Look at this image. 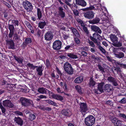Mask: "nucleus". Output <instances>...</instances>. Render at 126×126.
<instances>
[{
	"label": "nucleus",
	"instance_id": "nucleus-1",
	"mask_svg": "<svg viewBox=\"0 0 126 126\" xmlns=\"http://www.w3.org/2000/svg\"><path fill=\"white\" fill-rule=\"evenodd\" d=\"M110 38L112 42L113 45L114 46L118 47L122 46V43L121 42H118V38L115 35L111 34L110 35Z\"/></svg>",
	"mask_w": 126,
	"mask_h": 126
},
{
	"label": "nucleus",
	"instance_id": "nucleus-2",
	"mask_svg": "<svg viewBox=\"0 0 126 126\" xmlns=\"http://www.w3.org/2000/svg\"><path fill=\"white\" fill-rule=\"evenodd\" d=\"M20 102L22 106L27 107L32 105L33 104L32 101L31 99L22 97L20 98Z\"/></svg>",
	"mask_w": 126,
	"mask_h": 126
},
{
	"label": "nucleus",
	"instance_id": "nucleus-3",
	"mask_svg": "<svg viewBox=\"0 0 126 126\" xmlns=\"http://www.w3.org/2000/svg\"><path fill=\"white\" fill-rule=\"evenodd\" d=\"M22 5L27 12H32L33 9V6L32 4L27 0H26L22 2Z\"/></svg>",
	"mask_w": 126,
	"mask_h": 126
},
{
	"label": "nucleus",
	"instance_id": "nucleus-4",
	"mask_svg": "<svg viewBox=\"0 0 126 126\" xmlns=\"http://www.w3.org/2000/svg\"><path fill=\"white\" fill-rule=\"evenodd\" d=\"M63 68L64 70L68 74L70 75L73 74V69L71 64L68 63L66 62L64 63Z\"/></svg>",
	"mask_w": 126,
	"mask_h": 126
},
{
	"label": "nucleus",
	"instance_id": "nucleus-5",
	"mask_svg": "<svg viewBox=\"0 0 126 126\" xmlns=\"http://www.w3.org/2000/svg\"><path fill=\"white\" fill-rule=\"evenodd\" d=\"M110 119L115 126H122L123 125L121 121L116 117L112 116L110 118Z\"/></svg>",
	"mask_w": 126,
	"mask_h": 126
},
{
	"label": "nucleus",
	"instance_id": "nucleus-6",
	"mask_svg": "<svg viewBox=\"0 0 126 126\" xmlns=\"http://www.w3.org/2000/svg\"><path fill=\"white\" fill-rule=\"evenodd\" d=\"M62 45V43L61 41L56 40L53 43L52 47L54 49L58 50L61 48Z\"/></svg>",
	"mask_w": 126,
	"mask_h": 126
},
{
	"label": "nucleus",
	"instance_id": "nucleus-7",
	"mask_svg": "<svg viewBox=\"0 0 126 126\" xmlns=\"http://www.w3.org/2000/svg\"><path fill=\"white\" fill-rule=\"evenodd\" d=\"M104 84L103 82H102L98 84L97 85L98 87L97 89H95L94 90V92L95 93L97 94H101V93L104 92V89L103 88V86Z\"/></svg>",
	"mask_w": 126,
	"mask_h": 126
},
{
	"label": "nucleus",
	"instance_id": "nucleus-8",
	"mask_svg": "<svg viewBox=\"0 0 126 126\" xmlns=\"http://www.w3.org/2000/svg\"><path fill=\"white\" fill-rule=\"evenodd\" d=\"M95 121V118L92 115H90L87 117V126H92L94 123Z\"/></svg>",
	"mask_w": 126,
	"mask_h": 126
},
{
	"label": "nucleus",
	"instance_id": "nucleus-9",
	"mask_svg": "<svg viewBox=\"0 0 126 126\" xmlns=\"http://www.w3.org/2000/svg\"><path fill=\"white\" fill-rule=\"evenodd\" d=\"M107 80L109 82L112 84L113 86H118L117 80L113 77L111 76L108 77Z\"/></svg>",
	"mask_w": 126,
	"mask_h": 126
},
{
	"label": "nucleus",
	"instance_id": "nucleus-10",
	"mask_svg": "<svg viewBox=\"0 0 126 126\" xmlns=\"http://www.w3.org/2000/svg\"><path fill=\"white\" fill-rule=\"evenodd\" d=\"M48 91V93L49 94H52L51 95V96L53 98L57 99L58 100H59L61 101H62L64 99V98L62 96L57 94H53L50 91H49L48 90H47Z\"/></svg>",
	"mask_w": 126,
	"mask_h": 126
},
{
	"label": "nucleus",
	"instance_id": "nucleus-11",
	"mask_svg": "<svg viewBox=\"0 0 126 126\" xmlns=\"http://www.w3.org/2000/svg\"><path fill=\"white\" fill-rule=\"evenodd\" d=\"M76 19L78 23L81 24L84 32L87 33V25L86 22L82 21L80 19L77 18Z\"/></svg>",
	"mask_w": 126,
	"mask_h": 126
},
{
	"label": "nucleus",
	"instance_id": "nucleus-12",
	"mask_svg": "<svg viewBox=\"0 0 126 126\" xmlns=\"http://www.w3.org/2000/svg\"><path fill=\"white\" fill-rule=\"evenodd\" d=\"M6 41L9 49H15V43L13 40L11 39L10 40H6Z\"/></svg>",
	"mask_w": 126,
	"mask_h": 126
},
{
	"label": "nucleus",
	"instance_id": "nucleus-13",
	"mask_svg": "<svg viewBox=\"0 0 126 126\" xmlns=\"http://www.w3.org/2000/svg\"><path fill=\"white\" fill-rule=\"evenodd\" d=\"M53 36L52 32L51 31H48L45 35V39L46 41H49L52 39Z\"/></svg>",
	"mask_w": 126,
	"mask_h": 126
},
{
	"label": "nucleus",
	"instance_id": "nucleus-14",
	"mask_svg": "<svg viewBox=\"0 0 126 126\" xmlns=\"http://www.w3.org/2000/svg\"><path fill=\"white\" fill-rule=\"evenodd\" d=\"M3 105L5 107L10 108H12L14 107V105L9 100H5L3 101Z\"/></svg>",
	"mask_w": 126,
	"mask_h": 126
},
{
	"label": "nucleus",
	"instance_id": "nucleus-15",
	"mask_svg": "<svg viewBox=\"0 0 126 126\" xmlns=\"http://www.w3.org/2000/svg\"><path fill=\"white\" fill-rule=\"evenodd\" d=\"M61 113L62 115L67 117H70L71 115L70 110L67 109L62 110L61 111Z\"/></svg>",
	"mask_w": 126,
	"mask_h": 126
},
{
	"label": "nucleus",
	"instance_id": "nucleus-16",
	"mask_svg": "<svg viewBox=\"0 0 126 126\" xmlns=\"http://www.w3.org/2000/svg\"><path fill=\"white\" fill-rule=\"evenodd\" d=\"M59 15L62 18H63L65 16L64 10L62 7L60 6L58 8Z\"/></svg>",
	"mask_w": 126,
	"mask_h": 126
},
{
	"label": "nucleus",
	"instance_id": "nucleus-17",
	"mask_svg": "<svg viewBox=\"0 0 126 126\" xmlns=\"http://www.w3.org/2000/svg\"><path fill=\"white\" fill-rule=\"evenodd\" d=\"M80 108L81 110V112L83 116L85 115L86 113V112L87 110V106L84 103H81L80 105Z\"/></svg>",
	"mask_w": 126,
	"mask_h": 126
},
{
	"label": "nucleus",
	"instance_id": "nucleus-18",
	"mask_svg": "<svg viewBox=\"0 0 126 126\" xmlns=\"http://www.w3.org/2000/svg\"><path fill=\"white\" fill-rule=\"evenodd\" d=\"M111 69L112 72L114 74H120L121 72V69L119 67H112Z\"/></svg>",
	"mask_w": 126,
	"mask_h": 126
},
{
	"label": "nucleus",
	"instance_id": "nucleus-19",
	"mask_svg": "<svg viewBox=\"0 0 126 126\" xmlns=\"http://www.w3.org/2000/svg\"><path fill=\"white\" fill-rule=\"evenodd\" d=\"M121 50L124 52H125V50L124 48L123 47H119L118 48H115L113 47L112 52L113 54L115 56V55L118 52H117L118 51H119Z\"/></svg>",
	"mask_w": 126,
	"mask_h": 126
},
{
	"label": "nucleus",
	"instance_id": "nucleus-20",
	"mask_svg": "<svg viewBox=\"0 0 126 126\" xmlns=\"http://www.w3.org/2000/svg\"><path fill=\"white\" fill-rule=\"evenodd\" d=\"M97 84L92 79V77L91 78L89 79V82L88 84V86L91 88H93L95 87V85Z\"/></svg>",
	"mask_w": 126,
	"mask_h": 126
},
{
	"label": "nucleus",
	"instance_id": "nucleus-21",
	"mask_svg": "<svg viewBox=\"0 0 126 126\" xmlns=\"http://www.w3.org/2000/svg\"><path fill=\"white\" fill-rule=\"evenodd\" d=\"M14 121L18 125L21 126L23 123V120L20 117H15L14 119Z\"/></svg>",
	"mask_w": 126,
	"mask_h": 126
},
{
	"label": "nucleus",
	"instance_id": "nucleus-22",
	"mask_svg": "<svg viewBox=\"0 0 126 126\" xmlns=\"http://www.w3.org/2000/svg\"><path fill=\"white\" fill-rule=\"evenodd\" d=\"M70 29L72 32L76 37H80V34L76 29L72 27H71Z\"/></svg>",
	"mask_w": 126,
	"mask_h": 126
},
{
	"label": "nucleus",
	"instance_id": "nucleus-23",
	"mask_svg": "<svg viewBox=\"0 0 126 126\" xmlns=\"http://www.w3.org/2000/svg\"><path fill=\"white\" fill-rule=\"evenodd\" d=\"M44 67L42 65L41 66H38L37 69L36 71L37 72L38 74L40 76H41L42 75V71L44 69Z\"/></svg>",
	"mask_w": 126,
	"mask_h": 126
},
{
	"label": "nucleus",
	"instance_id": "nucleus-24",
	"mask_svg": "<svg viewBox=\"0 0 126 126\" xmlns=\"http://www.w3.org/2000/svg\"><path fill=\"white\" fill-rule=\"evenodd\" d=\"M14 58L17 62L19 64H23L24 59L23 57L19 56H17L15 55L13 56Z\"/></svg>",
	"mask_w": 126,
	"mask_h": 126
},
{
	"label": "nucleus",
	"instance_id": "nucleus-25",
	"mask_svg": "<svg viewBox=\"0 0 126 126\" xmlns=\"http://www.w3.org/2000/svg\"><path fill=\"white\" fill-rule=\"evenodd\" d=\"M32 42V39L31 38H26L25 39L24 42L23 43V46L24 47H25L27 45H29Z\"/></svg>",
	"mask_w": 126,
	"mask_h": 126
},
{
	"label": "nucleus",
	"instance_id": "nucleus-26",
	"mask_svg": "<svg viewBox=\"0 0 126 126\" xmlns=\"http://www.w3.org/2000/svg\"><path fill=\"white\" fill-rule=\"evenodd\" d=\"M76 4L81 5L82 6H85L86 5V3L83 0H76Z\"/></svg>",
	"mask_w": 126,
	"mask_h": 126
},
{
	"label": "nucleus",
	"instance_id": "nucleus-27",
	"mask_svg": "<svg viewBox=\"0 0 126 126\" xmlns=\"http://www.w3.org/2000/svg\"><path fill=\"white\" fill-rule=\"evenodd\" d=\"M46 24V23L44 20H43L42 21H41L39 22L38 24V27L42 29L44 28Z\"/></svg>",
	"mask_w": 126,
	"mask_h": 126
},
{
	"label": "nucleus",
	"instance_id": "nucleus-28",
	"mask_svg": "<svg viewBox=\"0 0 126 126\" xmlns=\"http://www.w3.org/2000/svg\"><path fill=\"white\" fill-rule=\"evenodd\" d=\"M91 28L92 30L96 32H97L100 34H101L102 32L101 31L99 28L96 26H92Z\"/></svg>",
	"mask_w": 126,
	"mask_h": 126
},
{
	"label": "nucleus",
	"instance_id": "nucleus-29",
	"mask_svg": "<svg viewBox=\"0 0 126 126\" xmlns=\"http://www.w3.org/2000/svg\"><path fill=\"white\" fill-rule=\"evenodd\" d=\"M110 84H107L104 86V90L105 91L107 92H110L111 90V89L110 87Z\"/></svg>",
	"mask_w": 126,
	"mask_h": 126
},
{
	"label": "nucleus",
	"instance_id": "nucleus-30",
	"mask_svg": "<svg viewBox=\"0 0 126 126\" xmlns=\"http://www.w3.org/2000/svg\"><path fill=\"white\" fill-rule=\"evenodd\" d=\"M100 21V19L98 17H96L92 21H89L90 23L95 24L98 23Z\"/></svg>",
	"mask_w": 126,
	"mask_h": 126
},
{
	"label": "nucleus",
	"instance_id": "nucleus-31",
	"mask_svg": "<svg viewBox=\"0 0 126 126\" xmlns=\"http://www.w3.org/2000/svg\"><path fill=\"white\" fill-rule=\"evenodd\" d=\"M47 90H48L46 88H41L38 89V91L41 94H44L46 93Z\"/></svg>",
	"mask_w": 126,
	"mask_h": 126
},
{
	"label": "nucleus",
	"instance_id": "nucleus-32",
	"mask_svg": "<svg viewBox=\"0 0 126 126\" xmlns=\"http://www.w3.org/2000/svg\"><path fill=\"white\" fill-rule=\"evenodd\" d=\"M66 55L67 56L72 59H75L78 58L77 56L73 53H68Z\"/></svg>",
	"mask_w": 126,
	"mask_h": 126
},
{
	"label": "nucleus",
	"instance_id": "nucleus-33",
	"mask_svg": "<svg viewBox=\"0 0 126 126\" xmlns=\"http://www.w3.org/2000/svg\"><path fill=\"white\" fill-rule=\"evenodd\" d=\"M83 79V77L82 76L76 78L75 80V83H79L82 82Z\"/></svg>",
	"mask_w": 126,
	"mask_h": 126
},
{
	"label": "nucleus",
	"instance_id": "nucleus-34",
	"mask_svg": "<svg viewBox=\"0 0 126 126\" xmlns=\"http://www.w3.org/2000/svg\"><path fill=\"white\" fill-rule=\"evenodd\" d=\"M94 16V13L92 11H87V18H92Z\"/></svg>",
	"mask_w": 126,
	"mask_h": 126
},
{
	"label": "nucleus",
	"instance_id": "nucleus-35",
	"mask_svg": "<svg viewBox=\"0 0 126 126\" xmlns=\"http://www.w3.org/2000/svg\"><path fill=\"white\" fill-rule=\"evenodd\" d=\"M97 67L98 68L99 71H100L104 75L106 71L104 67H103L101 65L98 64L97 65Z\"/></svg>",
	"mask_w": 126,
	"mask_h": 126
},
{
	"label": "nucleus",
	"instance_id": "nucleus-36",
	"mask_svg": "<svg viewBox=\"0 0 126 126\" xmlns=\"http://www.w3.org/2000/svg\"><path fill=\"white\" fill-rule=\"evenodd\" d=\"M37 11L38 18L39 20H40L42 16L41 9L39 8H37Z\"/></svg>",
	"mask_w": 126,
	"mask_h": 126
},
{
	"label": "nucleus",
	"instance_id": "nucleus-37",
	"mask_svg": "<svg viewBox=\"0 0 126 126\" xmlns=\"http://www.w3.org/2000/svg\"><path fill=\"white\" fill-rule=\"evenodd\" d=\"M46 101L47 103L50 105L55 106H57V104L55 102L53 101L50 100H46Z\"/></svg>",
	"mask_w": 126,
	"mask_h": 126
},
{
	"label": "nucleus",
	"instance_id": "nucleus-38",
	"mask_svg": "<svg viewBox=\"0 0 126 126\" xmlns=\"http://www.w3.org/2000/svg\"><path fill=\"white\" fill-rule=\"evenodd\" d=\"M115 57L120 59L122 58L124 56V54L122 52H119L115 56Z\"/></svg>",
	"mask_w": 126,
	"mask_h": 126
},
{
	"label": "nucleus",
	"instance_id": "nucleus-39",
	"mask_svg": "<svg viewBox=\"0 0 126 126\" xmlns=\"http://www.w3.org/2000/svg\"><path fill=\"white\" fill-rule=\"evenodd\" d=\"M59 85L61 87L63 88H64V87L65 89V90H67V89L66 84L65 82H63L62 81L60 83Z\"/></svg>",
	"mask_w": 126,
	"mask_h": 126
},
{
	"label": "nucleus",
	"instance_id": "nucleus-40",
	"mask_svg": "<svg viewBox=\"0 0 126 126\" xmlns=\"http://www.w3.org/2000/svg\"><path fill=\"white\" fill-rule=\"evenodd\" d=\"M8 28L10 31L14 32V27L13 25L8 24Z\"/></svg>",
	"mask_w": 126,
	"mask_h": 126
},
{
	"label": "nucleus",
	"instance_id": "nucleus-41",
	"mask_svg": "<svg viewBox=\"0 0 126 126\" xmlns=\"http://www.w3.org/2000/svg\"><path fill=\"white\" fill-rule=\"evenodd\" d=\"M35 116L34 114H30L29 118L31 120H32L35 118Z\"/></svg>",
	"mask_w": 126,
	"mask_h": 126
},
{
	"label": "nucleus",
	"instance_id": "nucleus-42",
	"mask_svg": "<svg viewBox=\"0 0 126 126\" xmlns=\"http://www.w3.org/2000/svg\"><path fill=\"white\" fill-rule=\"evenodd\" d=\"M118 115L120 118H122L126 120V115L125 114L120 113L118 114Z\"/></svg>",
	"mask_w": 126,
	"mask_h": 126
},
{
	"label": "nucleus",
	"instance_id": "nucleus-43",
	"mask_svg": "<svg viewBox=\"0 0 126 126\" xmlns=\"http://www.w3.org/2000/svg\"><path fill=\"white\" fill-rule=\"evenodd\" d=\"M98 48L102 53L104 54H105L106 52L105 49L100 45L98 46Z\"/></svg>",
	"mask_w": 126,
	"mask_h": 126
},
{
	"label": "nucleus",
	"instance_id": "nucleus-44",
	"mask_svg": "<svg viewBox=\"0 0 126 126\" xmlns=\"http://www.w3.org/2000/svg\"><path fill=\"white\" fill-rule=\"evenodd\" d=\"M105 56L107 59L109 61L111 62H113V60L112 59V57L111 56H109L107 54H106Z\"/></svg>",
	"mask_w": 126,
	"mask_h": 126
},
{
	"label": "nucleus",
	"instance_id": "nucleus-45",
	"mask_svg": "<svg viewBox=\"0 0 126 126\" xmlns=\"http://www.w3.org/2000/svg\"><path fill=\"white\" fill-rule=\"evenodd\" d=\"M88 43L89 44V45L93 47H94L95 45L93 42L92 41H90L88 39Z\"/></svg>",
	"mask_w": 126,
	"mask_h": 126
},
{
	"label": "nucleus",
	"instance_id": "nucleus-46",
	"mask_svg": "<svg viewBox=\"0 0 126 126\" xmlns=\"http://www.w3.org/2000/svg\"><path fill=\"white\" fill-rule=\"evenodd\" d=\"M92 40L94 42L95 44H96V45L98 46L100 45V42L98 41H98V40L97 39H95L91 40Z\"/></svg>",
	"mask_w": 126,
	"mask_h": 126
},
{
	"label": "nucleus",
	"instance_id": "nucleus-47",
	"mask_svg": "<svg viewBox=\"0 0 126 126\" xmlns=\"http://www.w3.org/2000/svg\"><path fill=\"white\" fill-rule=\"evenodd\" d=\"M12 23L14 24V25L15 26H16V25L18 26L19 25V21L17 20H13L12 21Z\"/></svg>",
	"mask_w": 126,
	"mask_h": 126
},
{
	"label": "nucleus",
	"instance_id": "nucleus-48",
	"mask_svg": "<svg viewBox=\"0 0 126 126\" xmlns=\"http://www.w3.org/2000/svg\"><path fill=\"white\" fill-rule=\"evenodd\" d=\"M81 10L83 11H85V12H83V13L84 14V16L86 18L87 17V8L82 9H81Z\"/></svg>",
	"mask_w": 126,
	"mask_h": 126
},
{
	"label": "nucleus",
	"instance_id": "nucleus-49",
	"mask_svg": "<svg viewBox=\"0 0 126 126\" xmlns=\"http://www.w3.org/2000/svg\"><path fill=\"white\" fill-rule=\"evenodd\" d=\"M94 36H96V37H97L96 39H98V40H100V39L101 38V36L100 35L96 33H94Z\"/></svg>",
	"mask_w": 126,
	"mask_h": 126
},
{
	"label": "nucleus",
	"instance_id": "nucleus-50",
	"mask_svg": "<svg viewBox=\"0 0 126 126\" xmlns=\"http://www.w3.org/2000/svg\"><path fill=\"white\" fill-rule=\"evenodd\" d=\"M46 64L47 67H48L50 66V63L48 59H46Z\"/></svg>",
	"mask_w": 126,
	"mask_h": 126
},
{
	"label": "nucleus",
	"instance_id": "nucleus-51",
	"mask_svg": "<svg viewBox=\"0 0 126 126\" xmlns=\"http://www.w3.org/2000/svg\"><path fill=\"white\" fill-rule=\"evenodd\" d=\"M104 23H105L106 24V26L108 27L110 25V24L109 21L107 19H106L104 21Z\"/></svg>",
	"mask_w": 126,
	"mask_h": 126
},
{
	"label": "nucleus",
	"instance_id": "nucleus-52",
	"mask_svg": "<svg viewBox=\"0 0 126 126\" xmlns=\"http://www.w3.org/2000/svg\"><path fill=\"white\" fill-rule=\"evenodd\" d=\"M63 37L64 40H66L69 37V35H66V34H64L63 35Z\"/></svg>",
	"mask_w": 126,
	"mask_h": 126
},
{
	"label": "nucleus",
	"instance_id": "nucleus-53",
	"mask_svg": "<svg viewBox=\"0 0 126 126\" xmlns=\"http://www.w3.org/2000/svg\"><path fill=\"white\" fill-rule=\"evenodd\" d=\"M75 43L78 45L80 44V42L79 39L77 38H75Z\"/></svg>",
	"mask_w": 126,
	"mask_h": 126
},
{
	"label": "nucleus",
	"instance_id": "nucleus-54",
	"mask_svg": "<svg viewBox=\"0 0 126 126\" xmlns=\"http://www.w3.org/2000/svg\"><path fill=\"white\" fill-rule=\"evenodd\" d=\"M19 38L18 35L16 34V33L14 34V39L15 40L19 39Z\"/></svg>",
	"mask_w": 126,
	"mask_h": 126
},
{
	"label": "nucleus",
	"instance_id": "nucleus-55",
	"mask_svg": "<svg viewBox=\"0 0 126 126\" xmlns=\"http://www.w3.org/2000/svg\"><path fill=\"white\" fill-rule=\"evenodd\" d=\"M14 34V32L10 31L8 36L9 38H11Z\"/></svg>",
	"mask_w": 126,
	"mask_h": 126
},
{
	"label": "nucleus",
	"instance_id": "nucleus-56",
	"mask_svg": "<svg viewBox=\"0 0 126 126\" xmlns=\"http://www.w3.org/2000/svg\"><path fill=\"white\" fill-rule=\"evenodd\" d=\"M119 102L122 103H126V99L125 98H123L119 101Z\"/></svg>",
	"mask_w": 126,
	"mask_h": 126
},
{
	"label": "nucleus",
	"instance_id": "nucleus-57",
	"mask_svg": "<svg viewBox=\"0 0 126 126\" xmlns=\"http://www.w3.org/2000/svg\"><path fill=\"white\" fill-rule=\"evenodd\" d=\"M56 70L57 73L60 75V76H62V74L59 69L57 67L56 68Z\"/></svg>",
	"mask_w": 126,
	"mask_h": 126
},
{
	"label": "nucleus",
	"instance_id": "nucleus-58",
	"mask_svg": "<svg viewBox=\"0 0 126 126\" xmlns=\"http://www.w3.org/2000/svg\"><path fill=\"white\" fill-rule=\"evenodd\" d=\"M38 97L40 99L46 98L47 97L46 96L41 95L39 96H38Z\"/></svg>",
	"mask_w": 126,
	"mask_h": 126
},
{
	"label": "nucleus",
	"instance_id": "nucleus-59",
	"mask_svg": "<svg viewBox=\"0 0 126 126\" xmlns=\"http://www.w3.org/2000/svg\"><path fill=\"white\" fill-rule=\"evenodd\" d=\"M25 23L27 26L29 28H30V29H31V28H32V27L31 26V24L30 23L27 21H26L25 22Z\"/></svg>",
	"mask_w": 126,
	"mask_h": 126
},
{
	"label": "nucleus",
	"instance_id": "nucleus-60",
	"mask_svg": "<svg viewBox=\"0 0 126 126\" xmlns=\"http://www.w3.org/2000/svg\"><path fill=\"white\" fill-rule=\"evenodd\" d=\"M106 103L109 105L111 106L113 105V103L111 101L109 100L107 101Z\"/></svg>",
	"mask_w": 126,
	"mask_h": 126
},
{
	"label": "nucleus",
	"instance_id": "nucleus-61",
	"mask_svg": "<svg viewBox=\"0 0 126 126\" xmlns=\"http://www.w3.org/2000/svg\"><path fill=\"white\" fill-rule=\"evenodd\" d=\"M57 91L58 93H63V91H62L61 90L60 88H57Z\"/></svg>",
	"mask_w": 126,
	"mask_h": 126
},
{
	"label": "nucleus",
	"instance_id": "nucleus-62",
	"mask_svg": "<svg viewBox=\"0 0 126 126\" xmlns=\"http://www.w3.org/2000/svg\"><path fill=\"white\" fill-rule=\"evenodd\" d=\"M51 108L48 107H45V110H46L47 111H49L51 110Z\"/></svg>",
	"mask_w": 126,
	"mask_h": 126
},
{
	"label": "nucleus",
	"instance_id": "nucleus-63",
	"mask_svg": "<svg viewBox=\"0 0 126 126\" xmlns=\"http://www.w3.org/2000/svg\"><path fill=\"white\" fill-rule=\"evenodd\" d=\"M15 113L20 115L23 116V114L22 112L18 111H15Z\"/></svg>",
	"mask_w": 126,
	"mask_h": 126
},
{
	"label": "nucleus",
	"instance_id": "nucleus-64",
	"mask_svg": "<svg viewBox=\"0 0 126 126\" xmlns=\"http://www.w3.org/2000/svg\"><path fill=\"white\" fill-rule=\"evenodd\" d=\"M94 33L93 35V37H92V36H90V38L91 40H94V39H95L97 38V37H96V36H94Z\"/></svg>",
	"mask_w": 126,
	"mask_h": 126
}]
</instances>
